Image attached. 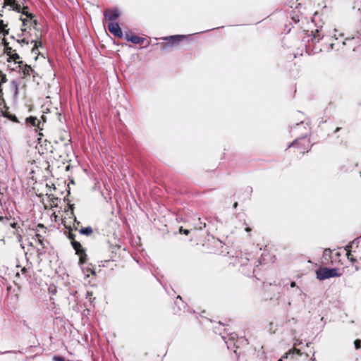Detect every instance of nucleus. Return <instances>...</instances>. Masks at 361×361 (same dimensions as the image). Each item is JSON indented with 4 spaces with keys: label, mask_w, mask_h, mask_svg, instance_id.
Masks as SVG:
<instances>
[{
    "label": "nucleus",
    "mask_w": 361,
    "mask_h": 361,
    "mask_svg": "<svg viewBox=\"0 0 361 361\" xmlns=\"http://www.w3.org/2000/svg\"><path fill=\"white\" fill-rule=\"evenodd\" d=\"M316 276L318 279L323 281L327 279L340 276L341 274L338 273V268L323 267L316 271Z\"/></svg>",
    "instance_id": "nucleus-1"
},
{
    "label": "nucleus",
    "mask_w": 361,
    "mask_h": 361,
    "mask_svg": "<svg viewBox=\"0 0 361 361\" xmlns=\"http://www.w3.org/2000/svg\"><path fill=\"white\" fill-rule=\"evenodd\" d=\"M186 37L187 36L184 35H171L164 37V40L167 42L164 44L163 49H166L177 45L182 39H185Z\"/></svg>",
    "instance_id": "nucleus-2"
},
{
    "label": "nucleus",
    "mask_w": 361,
    "mask_h": 361,
    "mask_svg": "<svg viewBox=\"0 0 361 361\" xmlns=\"http://www.w3.org/2000/svg\"><path fill=\"white\" fill-rule=\"evenodd\" d=\"M71 245L75 250L76 254L80 255L79 263L84 264L86 262L87 255L85 253V250H83L81 244L78 241L72 240Z\"/></svg>",
    "instance_id": "nucleus-3"
},
{
    "label": "nucleus",
    "mask_w": 361,
    "mask_h": 361,
    "mask_svg": "<svg viewBox=\"0 0 361 361\" xmlns=\"http://www.w3.org/2000/svg\"><path fill=\"white\" fill-rule=\"evenodd\" d=\"M108 30L115 37L119 38L123 37L122 30L118 23L109 22L108 23Z\"/></svg>",
    "instance_id": "nucleus-4"
},
{
    "label": "nucleus",
    "mask_w": 361,
    "mask_h": 361,
    "mask_svg": "<svg viewBox=\"0 0 361 361\" xmlns=\"http://www.w3.org/2000/svg\"><path fill=\"white\" fill-rule=\"evenodd\" d=\"M10 6V10L16 11L18 13H20L22 9L20 7V5L16 3V0H5L4 3V6H2L1 9L0 10V12L3 11V9L6 6ZM3 14L0 13V17H2Z\"/></svg>",
    "instance_id": "nucleus-5"
},
{
    "label": "nucleus",
    "mask_w": 361,
    "mask_h": 361,
    "mask_svg": "<svg viewBox=\"0 0 361 361\" xmlns=\"http://www.w3.org/2000/svg\"><path fill=\"white\" fill-rule=\"evenodd\" d=\"M104 16L106 20L113 22L119 17L120 11L118 8H114V10L108 9L104 11Z\"/></svg>",
    "instance_id": "nucleus-6"
},
{
    "label": "nucleus",
    "mask_w": 361,
    "mask_h": 361,
    "mask_svg": "<svg viewBox=\"0 0 361 361\" xmlns=\"http://www.w3.org/2000/svg\"><path fill=\"white\" fill-rule=\"evenodd\" d=\"M125 37L127 42H130L133 44H141L145 41V38L137 37L135 35H133L130 30L125 32Z\"/></svg>",
    "instance_id": "nucleus-7"
},
{
    "label": "nucleus",
    "mask_w": 361,
    "mask_h": 361,
    "mask_svg": "<svg viewBox=\"0 0 361 361\" xmlns=\"http://www.w3.org/2000/svg\"><path fill=\"white\" fill-rule=\"evenodd\" d=\"M4 49L5 52L10 58V60H8V61H11L12 60L16 63H23V61H17V60L20 59V56L16 53V50H13L12 48L9 46L4 48Z\"/></svg>",
    "instance_id": "nucleus-8"
},
{
    "label": "nucleus",
    "mask_w": 361,
    "mask_h": 361,
    "mask_svg": "<svg viewBox=\"0 0 361 361\" xmlns=\"http://www.w3.org/2000/svg\"><path fill=\"white\" fill-rule=\"evenodd\" d=\"M26 121L27 123H31L32 126H37L38 128L42 130V128H39V125L41 123V121L39 120L37 117L30 116L26 118Z\"/></svg>",
    "instance_id": "nucleus-9"
},
{
    "label": "nucleus",
    "mask_w": 361,
    "mask_h": 361,
    "mask_svg": "<svg viewBox=\"0 0 361 361\" xmlns=\"http://www.w3.org/2000/svg\"><path fill=\"white\" fill-rule=\"evenodd\" d=\"M79 232L82 235H90L92 233V228L90 226H86L80 228Z\"/></svg>",
    "instance_id": "nucleus-10"
},
{
    "label": "nucleus",
    "mask_w": 361,
    "mask_h": 361,
    "mask_svg": "<svg viewBox=\"0 0 361 361\" xmlns=\"http://www.w3.org/2000/svg\"><path fill=\"white\" fill-rule=\"evenodd\" d=\"M331 250L328 248L325 249L323 252V257L325 260H329L331 259Z\"/></svg>",
    "instance_id": "nucleus-11"
},
{
    "label": "nucleus",
    "mask_w": 361,
    "mask_h": 361,
    "mask_svg": "<svg viewBox=\"0 0 361 361\" xmlns=\"http://www.w3.org/2000/svg\"><path fill=\"white\" fill-rule=\"evenodd\" d=\"M35 238L37 240V241L39 242V243L43 247H45L44 239V237L42 236V235L41 233H36L35 234Z\"/></svg>",
    "instance_id": "nucleus-12"
},
{
    "label": "nucleus",
    "mask_w": 361,
    "mask_h": 361,
    "mask_svg": "<svg viewBox=\"0 0 361 361\" xmlns=\"http://www.w3.org/2000/svg\"><path fill=\"white\" fill-rule=\"evenodd\" d=\"M35 231H36V233H40L41 232H44V233H46V228L44 227V226L42 224H39Z\"/></svg>",
    "instance_id": "nucleus-13"
},
{
    "label": "nucleus",
    "mask_w": 361,
    "mask_h": 361,
    "mask_svg": "<svg viewBox=\"0 0 361 361\" xmlns=\"http://www.w3.org/2000/svg\"><path fill=\"white\" fill-rule=\"evenodd\" d=\"M30 72L35 73V71L32 69L30 66L25 65V68L23 70L24 75H29Z\"/></svg>",
    "instance_id": "nucleus-14"
},
{
    "label": "nucleus",
    "mask_w": 361,
    "mask_h": 361,
    "mask_svg": "<svg viewBox=\"0 0 361 361\" xmlns=\"http://www.w3.org/2000/svg\"><path fill=\"white\" fill-rule=\"evenodd\" d=\"M20 13H22V14L25 15L27 17L30 18V19H32L34 17V16L32 13H30L28 12V7L27 6H24L22 8V11H21Z\"/></svg>",
    "instance_id": "nucleus-15"
},
{
    "label": "nucleus",
    "mask_w": 361,
    "mask_h": 361,
    "mask_svg": "<svg viewBox=\"0 0 361 361\" xmlns=\"http://www.w3.org/2000/svg\"><path fill=\"white\" fill-rule=\"evenodd\" d=\"M31 44H34V47L32 49V53L34 55H37V54H38V45H37V41H35V40H32V41H31Z\"/></svg>",
    "instance_id": "nucleus-16"
},
{
    "label": "nucleus",
    "mask_w": 361,
    "mask_h": 361,
    "mask_svg": "<svg viewBox=\"0 0 361 361\" xmlns=\"http://www.w3.org/2000/svg\"><path fill=\"white\" fill-rule=\"evenodd\" d=\"M111 252L114 254L115 255L117 254L118 251L120 250V245L116 243L114 245H111L110 247Z\"/></svg>",
    "instance_id": "nucleus-17"
},
{
    "label": "nucleus",
    "mask_w": 361,
    "mask_h": 361,
    "mask_svg": "<svg viewBox=\"0 0 361 361\" xmlns=\"http://www.w3.org/2000/svg\"><path fill=\"white\" fill-rule=\"evenodd\" d=\"M295 350H296V349L290 350L288 353H285V355L279 361H282L283 359L288 358L289 355H293ZM297 352L298 353L299 350H297Z\"/></svg>",
    "instance_id": "nucleus-18"
},
{
    "label": "nucleus",
    "mask_w": 361,
    "mask_h": 361,
    "mask_svg": "<svg viewBox=\"0 0 361 361\" xmlns=\"http://www.w3.org/2000/svg\"><path fill=\"white\" fill-rule=\"evenodd\" d=\"M322 37H323V35H322V36L320 37V35H319V31H318V30H316V31H315L314 32H312V40H313V39H316L317 38V42H319V39H320L321 38H322Z\"/></svg>",
    "instance_id": "nucleus-19"
},
{
    "label": "nucleus",
    "mask_w": 361,
    "mask_h": 361,
    "mask_svg": "<svg viewBox=\"0 0 361 361\" xmlns=\"http://www.w3.org/2000/svg\"><path fill=\"white\" fill-rule=\"evenodd\" d=\"M206 227V224L199 221L198 224L195 226V228L197 230H202Z\"/></svg>",
    "instance_id": "nucleus-20"
},
{
    "label": "nucleus",
    "mask_w": 361,
    "mask_h": 361,
    "mask_svg": "<svg viewBox=\"0 0 361 361\" xmlns=\"http://www.w3.org/2000/svg\"><path fill=\"white\" fill-rule=\"evenodd\" d=\"M7 81L6 75L0 73V85L5 83Z\"/></svg>",
    "instance_id": "nucleus-21"
},
{
    "label": "nucleus",
    "mask_w": 361,
    "mask_h": 361,
    "mask_svg": "<svg viewBox=\"0 0 361 361\" xmlns=\"http://www.w3.org/2000/svg\"><path fill=\"white\" fill-rule=\"evenodd\" d=\"M303 139H305V137H302V138H300V139H296V140H294L293 142H292L289 145H288L287 149H288V148H290V147H293V146H295L296 145H298V141H299V140H303Z\"/></svg>",
    "instance_id": "nucleus-22"
},
{
    "label": "nucleus",
    "mask_w": 361,
    "mask_h": 361,
    "mask_svg": "<svg viewBox=\"0 0 361 361\" xmlns=\"http://www.w3.org/2000/svg\"><path fill=\"white\" fill-rule=\"evenodd\" d=\"M52 360L53 361H68V360H65V359L63 357L58 356V355L54 356L52 358Z\"/></svg>",
    "instance_id": "nucleus-23"
},
{
    "label": "nucleus",
    "mask_w": 361,
    "mask_h": 361,
    "mask_svg": "<svg viewBox=\"0 0 361 361\" xmlns=\"http://www.w3.org/2000/svg\"><path fill=\"white\" fill-rule=\"evenodd\" d=\"M16 42L18 44H20L21 46H23V44L28 45V44H29L28 41H27L25 39H23L21 40L17 39Z\"/></svg>",
    "instance_id": "nucleus-24"
},
{
    "label": "nucleus",
    "mask_w": 361,
    "mask_h": 361,
    "mask_svg": "<svg viewBox=\"0 0 361 361\" xmlns=\"http://www.w3.org/2000/svg\"><path fill=\"white\" fill-rule=\"evenodd\" d=\"M8 221V219L3 216H0V223L6 225Z\"/></svg>",
    "instance_id": "nucleus-25"
},
{
    "label": "nucleus",
    "mask_w": 361,
    "mask_h": 361,
    "mask_svg": "<svg viewBox=\"0 0 361 361\" xmlns=\"http://www.w3.org/2000/svg\"><path fill=\"white\" fill-rule=\"evenodd\" d=\"M354 345L356 349H360L361 348V341L360 340H355L354 341Z\"/></svg>",
    "instance_id": "nucleus-26"
},
{
    "label": "nucleus",
    "mask_w": 361,
    "mask_h": 361,
    "mask_svg": "<svg viewBox=\"0 0 361 361\" xmlns=\"http://www.w3.org/2000/svg\"><path fill=\"white\" fill-rule=\"evenodd\" d=\"M12 85H13V89L15 90V93L17 94L18 93V82L13 80L12 82Z\"/></svg>",
    "instance_id": "nucleus-27"
},
{
    "label": "nucleus",
    "mask_w": 361,
    "mask_h": 361,
    "mask_svg": "<svg viewBox=\"0 0 361 361\" xmlns=\"http://www.w3.org/2000/svg\"><path fill=\"white\" fill-rule=\"evenodd\" d=\"M179 232L180 233H184L185 235H188L190 233V230L188 229H183L182 226L179 228Z\"/></svg>",
    "instance_id": "nucleus-28"
},
{
    "label": "nucleus",
    "mask_w": 361,
    "mask_h": 361,
    "mask_svg": "<svg viewBox=\"0 0 361 361\" xmlns=\"http://www.w3.org/2000/svg\"><path fill=\"white\" fill-rule=\"evenodd\" d=\"M347 257L350 262H354L356 260L353 257L351 256L350 251L347 252Z\"/></svg>",
    "instance_id": "nucleus-29"
},
{
    "label": "nucleus",
    "mask_w": 361,
    "mask_h": 361,
    "mask_svg": "<svg viewBox=\"0 0 361 361\" xmlns=\"http://www.w3.org/2000/svg\"><path fill=\"white\" fill-rule=\"evenodd\" d=\"M7 27V24L4 23V20L0 19V30L4 29Z\"/></svg>",
    "instance_id": "nucleus-30"
},
{
    "label": "nucleus",
    "mask_w": 361,
    "mask_h": 361,
    "mask_svg": "<svg viewBox=\"0 0 361 361\" xmlns=\"http://www.w3.org/2000/svg\"><path fill=\"white\" fill-rule=\"evenodd\" d=\"M1 31L3 33V35L6 36V35H8L9 29H7V30H6L5 28L4 29H1Z\"/></svg>",
    "instance_id": "nucleus-31"
},
{
    "label": "nucleus",
    "mask_w": 361,
    "mask_h": 361,
    "mask_svg": "<svg viewBox=\"0 0 361 361\" xmlns=\"http://www.w3.org/2000/svg\"><path fill=\"white\" fill-rule=\"evenodd\" d=\"M20 272L22 274H25L26 273L28 272V269H27L26 267H23L21 270H20Z\"/></svg>",
    "instance_id": "nucleus-32"
},
{
    "label": "nucleus",
    "mask_w": 361,
    "mask_h": 361,
    "mask_svg": "<svg viewBox=\"0 0 361 361\" xmlns=\"http://www.w3.org/2000/svg\"><path fill=\"white\" fill-rule=\"evenodd\" d=\"M3 44H4V48L8 47V42H6V40L5 39V38L3 39Z\"/></svg>",
    "instance_id": "nucleus-33"
},
{
    "label": "nucleus",
    "mask_w": 361,
    "mask_h": 361,
    "mask_svg": "<svg viewBox=\"0 0 361 361\" xmlns=\"http://www.w3.org/2000/svg\"><path fill=\"white\" fill-rule=\"evenodd\" d=\"M75 234H73V233H69V235H68V238H69L70 239H71L72 240H74V238H75Z\"/></svg>",
    "instance_id": "nucleus-34"
},
{
    "label": "nucleus",
    "mask_w": 361,
    "mask_h": 361,
    "mask_svg": "<svg viewBox=\"0 0 361 361\" xmlns=\"http://www.w3.org/2000/svg\"><path fill=\"white\" fill-rule=\"evenodd\" d=\"M290 287L291 288H294V287H296V283L295 281H292L290 283Z\"/></svg>",
    "instance_id": "nucleus-35"
},
{
    "label": "nucleus",
    "mask_w": 361,
    "mask_h": 361,
    "mask_svg": "<svg viewBox=\"0 0 361 361\" xmlns=\"http://www.w3.org/2000/svg\"><path fill=\"white\" fill-rule=\"evenodd\" d=\"M9 226H10L11 227H12V228H16V223H15V222H13V223H11V224H9Z\"/></svg>",
    "instance_id": "nucleus-36"
},
{
    "label": "nucleus",
    "mask_w": 361,
    "mask_h": 361,
    "mask_svg": "<svg viewBox=\"0 0 361 361\" xmlns=\"http://www.w3.org/2000/svg\"><path fill=\"white\" fill-rule=\"evenodd\" d=\"M20 20H22V22H23V25H25V21H26V19H25V18H20Z\"/></svg>",
    "instance_id": "nucleus-37"
},
{
    "label": "nucleus",
    "mask_w": 361,
    "mask_h": 361,
    "mask_svg": "<svg viewBox=\"0 0 361 361\" xmlns=\"http://www.w3.org/2000/svg\"><path fill=\"white\" fill-rule=\"evenodd\" d=\"M69 207H70V209L71 210V213L73 214V205L71 204V205H69Z\"/></svg>",
    "instance_id": "nucleus-38"
},
{
    "label": "nucleus",
    "mask_w": 361,
    "mask_h": 361,
    "mask_svg": "<svg viewBox=\"0 0 361 361\" xmlns=\"http://www.w3.org/2000/svg\"><path fill=\"white\" fill-rule=\"evenodd\" d=\"M245 231H246V232H247V233H250V231H251V228H249V227L245 228Z\"/></svg>",
    "instance_id": "nucleus-39"
},
{
    "label": "nucleus",
    "mask_w": 361,
    "mask_h": 361,
    "mask_svg": "<svg viewBox=\"0 0 361 361\" xmlns=\"http://www.w3.org/2000/svg\"><path fill=\"white\" fill-rule=\"evenodd\" d=\"M334 44L333 43H331V44H330V45H329V46H330V48H331V49H334Z\"/></svg>",
    "instance_id": "nucleus-40"
},
{
    "label": "nucleus",
    "mask_w": 361,
    "mask_h": 361,
    "mask_svg": "<svg viewBox=\"0 0 361 361\" xmlns=\"http://www.w3.org/2000/svg\"><path fill=\"white\" fill-rule=\"evenodd\" d=\"M19 276H20V273L18 271V272H16V277H18V278Z\"/></svg>",
    "instance_id": "nucleus-41"
},
{
    "label": "nucleus",
    "mask_w": 361,
    "mask_h": 361,
    "mask_svg": "<svg viewBox=\"0 0 361 361\" xmlns=\"http://www.w3.org/2000/svg\"><path fill=\"white\" fill-rule=\"evenodd\" d=\"M297 289L299 290L300 293L302 292L301 289L299 287H297Z\"/></svg>",
    "instance_id": "nucleus-42"
},
{
    "label": "nucleus",
    "mask_w": 361,
    "mask_h": 361,
    "mask_svg": "<svg viewBox=\"0 0 361 361\" xmlns=\"http://www.w3.org/2000/svg\"><path fill=\"white\" fill-rule=\"evenodd\" d=\"M339 130H340V128H337L336 129L335 132L336 133V132H338Z\"/></svg>",
    "instance_id": "nucleus-43"
},
{
    "label": "nucleus",
    "mask_w": 361,
    "mask_h": 361,
    "mask_svg": "<svg viewBox=\"0 0 361 361\" xmlns=\"http://www.w3.org/2000/svg\"><path fill=\"white\" fill-rule=\"evenodd\" d=\"M42 119H43L44 121V116H42Z\"/></svg>",
    "instance_id": "nucleus-44"
}]
</instances>
